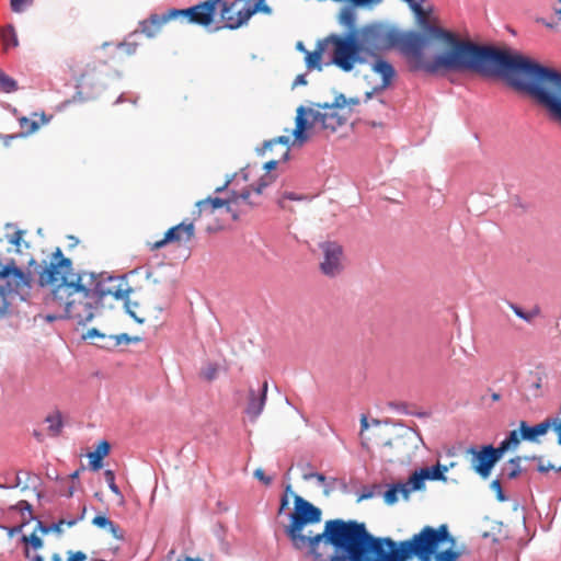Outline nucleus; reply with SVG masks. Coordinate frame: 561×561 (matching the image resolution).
<instances>
[{"label": "nucleus", "instance_id": "obj_1", "mask_svg": "<svg viewBox=\"0 0 561 561\" xmlns=\"http://www.w3.org/2000/svg\"><path fill=\"white\" fill-rule=\"evenodd\" d=\"M428 32L434 38L445 42L449 49L427 58L424 50L430 41L425 35L417 32L400 34L388 25L373 23L357 33L331 37L334 42L331 64L350 72L357 65L368 64L370 57L399 45L413 70L430 75L447 71L501 75L511 87L527 93L547 110L552 119L561 123V72L520 54L459 39L454 33L438 26H431Z\"/></svg>", "mask_w": 561, "mask_h": 561}, {"label": "nucleus", "instance_id": "obj_2", "mask_svg": "<svg viewBox=\"0 0 561 561\" xmlns=\"http://www.w3.org/2000/svg\"><path fill=\"white\" fill-rule=\"evenodd\" d=\"M322 512L302 496L294 494V510L285 533L297 550L308 548L317 561H385L386 537H375L364 523L329 519L321 533L309 526L319 524Z\"/></svg>", "mask_w": 561, "mask_h": 561}, {"label": "nucleus", "instance_id": "obj_3", "mask_svg": "<svg viewBox=\"0 0 561 561\" xmlns=\"http://www.w3.org/2000/svg\"><path fill=\"white\" fill-rule=\"evenodd\" d=\"M91 282L93 273H73L71 260L64 256L60 248L54 251L49 264L38 274L42 287L56 285L50 302L62 309L66 318L81 325L91 321L99 309Z\"/></svg>", "mask_w": 561, "mask_h": 561}, {"label": "nucleus", "instance_id": "obj_4", "mask_svg": "<svg viewBox=\"0 0 561 561\" xmlns=\"http://www.w3.org/2000/svg\"><path fill=\"white\" fill-rule=\"evenodd\" d=\"M358 104V99H346L344 94H339L331 104L318 103L313 107L299 106L293 130L294 144L304 145L308 141L312 129H320L329 135L335 133L346 124L353 107Z\"/></svg>", "mask_w": 561, "mask_h": 561}, {"label": "nucleus", "instance_id": "obj_5", "mask_svg": "<svg viewBox=\"0 0 561 561\" xmlns=\"http://www.w3.org/2000/svg\"><path fill=\"white\" fill-rule=\"evenodd\" d=\"M386 539L385 561H407L413 557H417L420 561H431L438 552L440 543L454 541L446 524L438 528L425 526L419 534L399 543L391 538Z\"/></svg>", "mask_w": 561, "mask_h": 561}, {"label": "nucleus", "instance_id": "obj_6", "mask_svg": "<svg viewBox=\"0 0 561 561\" xmlns=\"http://www.w3.org/2000/svg\"><path fill=\"white\" fill-rule=\"evenodd\" d=\"M221 0H205L186 9H169L163 13L150 14L140 22V30L147 37H156L171 21L186 22L203 27L210 26L218 15Z\"/></svg>", "mask_w": 561, "mask_h": 561}, {"label": "nucleus", "instance_id": "obj_7", "mask_svg": "<svg viewBox=\"0 0 561 561\" xmlns=\"http://www.w3.org/2000/svg\"><path fill=\"white\" fill-rule=\"evenodd\" d=\"M273 183V176L270 174H265L261 178L257 184L251 185V190L247 188L240 193L233 192L228 198L220 197H207L205 199L198 201L195 206L196 210L192 213L193 217H196V220L202 216H211L219 209H225L226 213H231V205L238 204L240 201L244 202L250 206H256L260 204V201H252L251 194L255 193L256 196H260L264 188Z\"/></svg>", "mask_w": 561, "mask_h": 561}, {"label": "nucleus", "instance_id": "obj_8", "mask_svg": "<svg viewBox=\"0 0 561 561\" xmlns=\"http://www.w3.org/2000/svg\"><path fill=\"white\" fill-rule=\"evenodd\" d=\"M420 442H422V438L412 428H404L382 445L380 457L388 462H403L417 449Z\"/></svg>", "mask_w": 561, "mask_h": 561}, {"label": "nucleus", "instance_id": "obj_9", "mask_svg": "<svg viewBox=\"0 0 561 561\" xmlns=\"http://www.w3.org/2000/svg\"><path fill=\"white\" fill-rule=\"evenodd\" d=\"M91 283V289L93 291V296H96V304L99 308L108 297L115 300H126L130 293V288L127 283L121 277L93 274V282Z\"/></svg>", "mask_w": 561, "mask_h": 561}, {"label": "nucleus", "instance_id": "obj_10", "mask_svg": "<svg viewBox=\"0 0 561 561\" xmlns=\"http://www.w3.org/2000/svg\"><path fill=\"white\" fill-rule=\"evenodd\" d=\"M196 217H192L191 220L184 219L182 222L168 229L162 239L154 242H147V247L150 251L159 250L168 244H178L190 242L195 237V225Z\"/></svg>", "mask_w": 561, "mask_h": 561}, {"label": "nucleus", "instance_id": "obj_11", "mask_svg": "<svg viewBox=\"0 0 561 561\" xmlns=\"http://www.w3.org/2000/svg\"><path fill=\"white\" fill-rule=\"evenodd\" d=\"M219 7L218 15H220V21L226 28L237 30L251 19L248 0H234L232 2L221 0Z\"/></svg>", "mask_w": 561, "mask_h": 561}, {"label": "nucleus", "instance_id": "obj_12", "mask_svg": "<svg viewBox=\"0 0 561 561\" xmlns=\"http://www.w3.org/2000/svg\"><path fill=\"white\" fill-rule=\"evenodd\" d=\"M467 454L472 456V469L483 479H486L490 476L493 466L502 458V454L499 448L493 447L492 445L483 446L480 450H477L474 447H470L467 449Z\"/></svg>", "mask_w": 561, "mask_h": 561}, {"label": "nucleus", "instance_id": "obj_13", "mask_svg": "<svg viewBox=\"0 0 561 561\" xmlns=\"http://www.w3.org/2000/svg\"><path fill=\"white\" fill-rule=\"evenodd\" d=\"M320 249L323 254V260L320 263L321 272L329 277L339 275L344 268L342 245L327 241L320 244Z\"/></svg>", "mask_w": 561, "mask_h": 561}, {"label": "nucleus", "instance_id": "obj_14", "mask_svg": "<svg viewBox=\"0 0 561 561\" xmlns=\"http://www.w3.org/2000/svg\"><path fill=\"white\" fill-rule=\"evenodd\" d=\"M550 428L557 432L558 444L561 445V419L547 417L535 426H529L526 421L519 422V431H522L520 437H524V440L528 442H538V438L546 435Z\"/></svg>", "mask_w": 561, "mask_h": 561}, {"label": "nucleus", "instance_id": "obj_15", "mask_svg": "<svg viewBox=\"0 0 561 561\" xmlns=\"http://www.w3.org/2000/svg\"><path fill=\"white\" fill-rule=\"evenodd\" d=\"M389 106L382 100L365 102L364 123L371 128L383 129V118L388 116Z\"/></svg>", "mask_w": 561, "mask_h": 561}, {"label": "nucleus", "instance_id": "obj_16", "mask_svg": "<svg viewBox=\"0 0 561 561\" xmlns=\"http://www.w3.org/2000/svg\"><path fill=\"white\" fill-rule=\"evenodd\" d=\"M267 389L268 383L266 380L262 383L261 389H249L248 402L244 409V413L250 417L252 422L256 421L265 407Z\"/></svg>", "mask_w": 561, "mask_h": 561}, {"label": "nucleus", "instance_id": "obj_17", "mask_svg": "<svg viewBox=\"0 0 561 561\" xmlns=\"http://www.w3.org/2000/svg\"><path fill=\"white\" fill-rule=\"evenodd\" d=\"M333 36H340L339 34H330L325 38L318 41L314 50L306 51L305 61L309 70L317 69L322 70V56L329 45L332 46V53L334 51V42L331 39Z\"/></svg>", "mask_w": 561, "mask_h": 561}, {"label": "nucleus", "instance_id": "obj_18", "mask_svg": "<svg viewBox=\"0 0 561 561\" xmlns=\"http://www.w3.org/2000/svg\"><path fill=\"white\" fill-rule=\"evenodd\" d=\"M370 58L373 59V62H371L373 71L378 73L382 79L381 88L382 89L388 88L391 84L392 79L394 78V75H396L394 68L392 67V65L390 62H388L387 60L381 58L380 55L377 57H370Z\"/></svg>", "mask_w": 561, "mask_h": 561}, {"label": "nucleus", "instance_id": "obj_19", "mask_svg": "<svg viewBox=\"0 0 561 561\" xmlns=\"http://www.w3.org/2000/svg\"><path fill=\"white\" fill-rule=\"evenodd\" d=\"M426 472L423 471V469L419 470V471H414L412 473V476L409 478V480L404 483H402V488L403 489V497L404 499H408L410 493L413 492V491H420L422 489H424L425 484V480H426Z\"/></svg>", "mask_w": 561, "mask_h": 561}, {"label": "nucleus", "instance_id": "obj_20", "mask_svg": "<svg viewBox=\"0 0 561 561\" xmlns=\"http://www.w3.org/2000/svg\"><path fill=\"white\" fill-rule=\"evenodd\" d=\"M46 123V119H45V115L42 114L39 116V121L35 119V118H28V117H20L19 118V124H20V127H21V134L20 135H12V136H8L9 139H13L18 136H28V135H32L34 134L42 124H45Z\"/></svg>", "mask_w": 561, "mask_h": 561}, {"label": "nucleus", "instance_id": "obj_21", "mask_svg": "<svg viewBox=\"0 0 561 561\" xmlns=\"http://www.w3.org/2000/svg\"><path fill=\"white\" fill-rule=\"evenodd\" d=\"M111 449L110 444L106 440H102L95 448L94 451L89 454L90 467L92 470H100L102 467V459L108 455Z\"/></svg>", "mask_w": 561, "mask_h": 561}, {"label": "nucleus", "instance_id": "obj_22", "mask_svg": "<svg viewBox=\"0 0 561 561\" xmlns=\"http://www.w3.org/2000/svg\"><path fill=\"white\" fill-rule=\"evenodd\" d=\"M92 524L98 527L107 530L113 535L116 539H122L123 535L121 533V528L118 525H116L114 522H112L108 517L105 515H96L92 519Z\"/></svg>", "mask_w": 561, "mask_h": 561}, {"label": "nucleus", "instance_id": "obj_23", "mask_svg": "<svg viewBox=\"0 0 561 561\" xmlns=\"http://www.w3.org/2000/svg\"><path fill=\"white\" fill-rule=\"evenodd\" d=\"M520 436L522 431H519V428L514 430L508 434V436L503 442L500 443L497 448L501 451L502 456L504 455L505 451L517 448L519 443L524 440V437Z\"/></svg>", "mask_w": 561, "mask_h": 561}, {"label": "nucleus", "instance_id": "obj_24", "mask_svg": "<svg viewBox=\"0 0 561 561\" xmlns=\"http://www.w3.org/2000/svg\"><path fill=\"white\" fill-rule=\"evenodd\" d=\"M455 463L451 462L449 466L437 463L436 466H433L431 468H423V471L426 473V480H437V481H444L446 482L445 473L448 471V468L454 467Z\"/></svg>", "mask_w": 561, "mask_h": 561}, {"label": "nucleus", "instance_id": "obj_25", "mask_svg": "<svg viewBox=\"0 0 561 561\" xmlns=\"http://www.w3.org/2000/svg\"><path fill=\"white\" fill-rule=\"evenodd\" d=\"M140 339L138 336L131 337L126 333L116 334V335H108L107 342L102 343V347H115L121 344H129L131 342H139Z\"/></svg>", "mask_w": 561, "mask_h": 561}, {"label": "nucleus", "instance_id": "obj_26", "mask_svg": "<svg viewBox=\"0 0 561 561\" xmlns=\"http://www.w3.org/2000/svg\"><path fill=\"white\" fill-rule=\"evenodd\" d=\"M25 233V230L19 229L12 234L7 236L9 243L15 248V252L18 253L22 252V245H24L26 249L30 248V244L26 241H24Z\"/></svg>", "mask_w": 561, "mask_h": 561}, {"label": "nucleus", "instance_id": "obj_27", "mask_svg": "<svg viewBox=\"0 0 561 561\" xmlns=\"http://www.w3.org/2000/svg\"><path fill=\"white\" fill-rule=\"evenodd\" d=\"M339 22L348 28H354L356 22V14L354 9L348 7L343 8L339 14Z\"/></svg>", "mask_w": 561, "mask_h": 561}, {"label": "nucleus", "instance_id": "obj_28", "mask_svg": "<svg viewBox=\"0 0 561 561\" xmlns=\"http://www.w3.org/2000/svg\"><path fill=\"white\" fill-rule=\"evenodd\" d=\"M46 422L49 424L48 432L54 436L59 435L62 428V419L60 413L57 412L55 414L48 415L46 417Z\"/></svg>", "mask_w": 561, "mask_h": 561}, {"label": "nucleus", "instance_id": "obj_29", "mask_svg": "<svg viewBox=\"0 0 561 561\" xmlns=\"http://www.w3.org/2000/svg\"><path fill=\"white\" fill-rule=\"evenodd\" d=\"M402 483L392 484L383 494V500L387 504L392 505L398 501V494L403 496Z\"/></svg>", "mask_w": 561, "mask_h": 561}, {"label": "nucleus", "instance_id": "obj_30", "mask_svg": "<svg viewBox=\"0 0 561 561\" xmlns=\"http://www.w3.org/2000/svg\"><path fill=\"white\" fill-rule=\"evenodd\" d=\"M0 36L7 47L10 45L13 47L18 46L16 33L12 25H8L5 28H3Z\"/></svg>", "mask_w": 561, "mask_h": 561}, {"label": "nucleus", "instance_id": "obj_31", "mask_svg": "<svg viewBox=\"0 0 561 561\" xmlns=\"http://www.w3.org/2000/svg\"><path fill=\"white\" fill-rule=\"evenodd\" d=\"M0 89L5 92H14L18 89L16 81L0 69Z\"/></svg>", "mask_w": 561, "mask_h": 561}, {"label": "nucleus", "instance_id": "obj_32", "mask_svg": "<svg viewBox=\"0 0 561 561\" xmlns=\"http://www.w3.org/2000/svg\"><path fill=\"white\" fill-rule=\"evenodd\" d=\"M460 556L459 551L448 548L444 551H438L433 558L435 561H457Z\"/></svg>", "mask_w": 561, "mask_h": 561}, {"label": "nucleus", "instance_id": "obj_33", "mask_svg": "<svg viewBox=\"0 0 561 561\" xmlns=\"http://www.w3.org/2000/svg\"><path fill=\"white\" fill-rule=\"evenodd\" d=\"M84 513H85V506H83L82 514L79 517V519H82L84 517ZM77 522H78V518L70 519V520L60 519L57 523H53L51 525H49V528H51V531H54L56 534H61L64 530L62 527L65 525L68 527H71V526L76 525Z\"/></svg>", "mask_w": 561, "mask_h": 561}, {"label": "nucleus", "instance_id": "obj_34", "mask_svg": "<svg viewBox=\"0 0 561 561\" xmlns=\"http://www.w3.org/2000/svg\"><path fill=\"white\" fill-rule=\"evenodd\" d=\"M522 457L517 456L510 460V468L506 470L505 474L508 479H515L519 476Z\"/></svg>", "mask_w": 561, "mask_h": 561}, {"label": "nucleus", "instance_id": "obj_35", "mask_svg": "<svg viewBox=\"0 0 561 561\" xmlns=\"http://www.w3.org/2000/svg\"><path fill=\"white\" fill-rule=\"evenodd\" d=\"M282 145L285 148L284 156L287 157L289 151V137L288 136H280L277 139L270 140L265 142L264 147L267 149H273L274 146Z\"/></svg>", "mask_w": 561, "mask_h": 561}, {"label": "nucleus", "instance_id": "obj_36", "mask_svg": "<svg viewBox=\"0 0 561 561\" xmlns=\"http://www.w3.org/2000/svg\"><path fill=\"white\" fill-rule=\"evenodd\" d=\"M511 307H512V309H513L514 313H515L518 318H520V319H523V320H525V321H527V322H531V321H533V319H534L535 317H537V316H538V313H539V311H538L537 309H536V310H533V311H529V312H525V311H524L522 308H519L518 306L512 305Z\"/></svg>", "mask_w": 561, "mask_h": 561}, {"label": "nucleus", "instance_id": "obj_37", "mask_svg": "<svg viewBox=\"0 0 561 561\" xmlns=\"http://www.w3.org/2000/svg\"><path fill=\"white\" fill-rule=\"evenodd\" d=\"M218 375V366L216 364H208L201 371V377L207 381L214 380Z\"/></svg>", "mask_w": 561, "mask_h": 561}, {"label": "nucleus", "instance_id": "obj_38", "mask_svg": "<svg viewBox=\"0 0 561 561\" xmlns=\"http://www.w3.org/2000/svg\"><path fill=\"white\" fill-rule=\"evenodd\" d=\"M22 541L25 543H30L34 549H39L43 547V540L41 537L34 531L30 536H23Z\"/></svg>", "mask_w": 561, "mask_h": 561}, {"label": "nucleus", "instance_id": "obj_39", "mask_svg": "<svg viewBox=\"0 0 561 561\" xmlns=\"http://www.w3.org/2000/svg\"><path fill=\"white\" fill-rule=\"evenodd\" d=\"M68 561H84L87 560V554L82 551L71 552L69 551ZM51 561H61L58 553H54L51 557Z\"/></svg>", "mask_w": 561, "mask_h": 561}, {"label": "nucleus", "instance_id": "obj_40", "mask_svg": "<svg viewBox=\"0 0 561 561\" xmlns=\"http://www.w3.org/2000/svg\"><path fill=\"white\" fill-rule=\"evenodd\" d=\"M104 476H105V480L108 484L110 490L115 494H119V489H118L117 484L115 483L114 472L112 470H106L104 472Z\"/></svg>", "mask_w": 561, "mask_h": 561}, {"label": "nucleus", "instance_id": "obj_41", "mask_svg": "<svg viewBox=\"0 0 561 561\" xmlns=\"http://www.w3.org/2000/svg\"><path fill=\"white\" fill-rule=\"evenodd\" d=\"M491 489L495 492L496 494V499L499 502H504L506 501V496L502 490V485H501V482L500 480L495 479L491 482Z\"/></svg>", "mask_w": 561, "mask_h": 561}, {"label": "nucleus", "instance_id": "obj_42", "mask_svg": "<svg viewBox=\"0 0 561 561\" xmlns=\"http://www.w3.org/2000/svg\"><path fill=\"white\" fill-rule=\"evenodd\" d=\"M33 0H10L12 11L22 12L25 5L32 4Z\"/></svg>", "mask_w": 561, "mask_h": 561}, {"label": "nucleus", "instance_id": "obj_43", "mask_svg": "<svg viewBox=\"0 0 561 561\" xmlns=\"http://www.w3.org/2000/svg\"><path fill=\"white\" fill-rule=\"evenodd\" d=\"M304 197L302 196H299L295 193H284L282 195V197L278 199V205L282 207V208H285L286 205H285V199H290V201H301Z\"/></svg>", "mask_w": 561, "mask_h": 561}, {"label": "nucleus", "instance_id": "obj_44", "mask_svg": "<svg viewBox=\"0 0 561 561\" xmlns=\"http://www.w3.org/2000/svg\"><path fill=\"white\" fill-rule=\"evenodd\" d=\"M85 337H88V339L99 337L103 341V343H105V342H107L108 335H105V334L101 333L98 329L93 328L87 332Z\"/></svg>", "mask_w": 561, "mask_h": 561}, {"label": "nucleus", "instance_id": "obj_45", "mask_svg": "<svg viewBox=\"0 0 561 561\" xmlns=\"http://www.w3.org/2000/svg\"><path fill=\"white\" fill-rule=\"evenodd\" d=\"M8 306L4 289L0 288V317L7 312Z\"/></svg>", "mask_w": 561, "mask_h": 561}, {"label": "nucleus", "instance_id": "obj_46", "mask_svg": "<svg viewBox=\"0 0 561 561\" xmlns=\"http://www.w3.org/2000/svg\"><path fill=\"white\" fill-rule=\"evenodd\" d=\"M291 490V486L290 485H287L286 486V492H289ZM289 504V499H288V495L287 493H285L282 499H280V506H279V510H278V514H282L285 508L288 506Z\"/></svg>", "mask_w": 561, "mask_h": 561}, {"label": "nucleus", "instance_id": "obj_47", "mask_svg": "<svg viewBox=\"0 0 561 561\" xmlns=\"http://www.w3.org/2000/svg\"><path fill=\"white\" fill-rule=\"evenodd\" d=\"M254 477L256 479H259L260 481H262L264 484L271 483V478L266 477L264 471L261 468H259L254 471Z\"/></svg>", "mask_w": 561, "mask_h": 561}, {"label": "nucleus", "instance_id": "obj_48", "mask_svg": "<svg viewBox=\"0 0 561 561\" xmlns=\"http://www.w3.org/2000/svg\"><path fill=\"white\" fill-rule=\"evenodd\" d=\"M14 508L19 510L21 512L27 511L30 514L32 513L31 504L27 501H24V500L18 502L16 505L14 506Z\"/></svg>", "mask_w": 561, "mask_h": 561}, {"label": "nucleus", "instance_id": "obj_49", "mask_svg": "<svg viewBox=\"0 0 561 561\" xmlns=\"http://www.w3.org/2000/svg\"><path fill=\"white\" fill-rule=\"evenodd\" d=\"M306 480H309V479H317L318 482L320 483H323L325 481V477L322 474V473H310V474H305L304 477Z\"/></svg>", "mask_w": 561, "mask_h": 561}, {"label": "nucleus", "instance_id": "obj_50", "mask_svg": "<svg viewBox=\"0 0 561 561\" xmlns=\"http://www.w3.org/2000/svg\"><path fill=\"white\" fill-rule=\"evenodd\" d=\"M557 469H558V468H556V467H554L553 465H551V463L543 465V463H541V462H540V463L538 465V471H539V472H542V473L548 472L549 470H556V471H557Z\"/></svg>", "mask_w": 561, "mask_h": 561}, {"label": "nucleus", "instance_id": "obj_51", "mask_svg": "<svg viewBox=\"0 0 561 561\" xmlns=\"http://www.w3.org/2000/svg\"><path fill=\"white\" fill-rule=\"evenodd\" d=\"M126 307H127V311L128 313L138 322V323H144L146 321V319L144 317H139L135 311H133L131 309H129L128 305L126 304Z\"/></svg>", "mask_w": 561, "mask_h": 561}, {"label": "nucleus", "instance_id": "obj_52", "mask_svg": "<svg viewBox=\"0 0 561 561\" xmlns=\"http://www.w3.org/2000/svg\"><path fill=\"white\" fill-rule=\"evenodd\" d=\"M37 529H39V531L43 534V535H47L49 533H51V528H49V525H44L42 522H37Z\"/></svg>", "mask_w": 561, "mask_h": 561}, {"label": "nucleus", "instance_id": "obj_53", "mask_svg": "<svg viewBox=\"0 0 561 561\" xmlns=\"http://www.w3.org/2000/svg\"><path fill=\"white\" fill-rule=\"evenodd\" d=\"M305 84H307L305 75H299L296 77L293 85L297 87V85H305Z\"/></svg>", "mask_w": 561, "mask_h": 561}, {"label": "nucleus", "instance_id": "obj_54", "mask_svg": "<svg viewBox=\"0 0 561 561\" xmlns=\"http://www.w3.org/2000/svg\"><path fill=\"white\" fill-rule=\"evenodd\" d=\"M368 428V419L366 415H362L360 417V435L363 434L364 431H366Z\"/></svg>", "mask_w": 561, "mask_h": 561}, {"label": "nucleus", "instance_id": "obj_55", "mask_svg": "<svg viewBox=\"0 0 561 561\" xmlns=\"http://www.w3.org/2000/svg\"><path fill=\"white\" fill-rule=\"evenodd\" d=\"M374 495H375L374 491L363 492L360 494L358 501L371 499Z\"/></svg>", "mask_w": 561, "mask_h": 561}, {"label": "nucleus", "instance_id": "obj_56", "mask_svg": "<svg viewBox=\"0 0 561 561\" xmlns=\"http://www.w3.org/2000/svg\"><path fill=\"white\" fill-rule=\"evenodd\" d=\"M276 165H277V161L272 160V161H268V162L265 163V169L267 171H271V170L275 169Z\"/></svg>", "mask_w": 561, "mask_h": 561}, {"label": "nucleus", "instance_id": "obj_57", "mask_svg": "<svg viewBox=\"0 0 561 561\" xmlns=\"http://www.w3.org/2000/svg\"><path fill=\"white\" fill-rule=\"evenodd\" d=\"M296 49H297V50H299V51H302V53H305V54H306V51H308V50L305 48V45H304V43H302V42H298V43L296 44Z\"/></svg>", "mask_w": 561, "mask_h": 561}, {"label": "nucleus", "instance_id": "obj_58", "mask_svg": "<svg viewBox=\"0 0 561 561\" xmlns=\"http://www.w3.org/2000/svg\"><path fill=\"white\" fill-rule=\"evenodd\" d=\"M227 185H228V182H227V183H225L222 186L217 187V188L215 190V192H216V193H220V192H222V191L226 188V186H227Z\"/></svg>", "mask_w": 561, "mask_h": 561}, {"label": "nucleus", "instance_id": "obj_59", "mask_svg": "<svg viewBox=\"0 0 561 561\" xmlns=\"http://www.w3.org/2000/svg\"><path fill=\"white\" fill-rule=\"evenodd\" d=\"M492 399H493V401L500 400V394L499 393H493L492 394Z\"/></svg>", "mask_w": 561, "mask_h": 561}, {"label": "nucleus", "instance_id": "obj_60", "mask_svg": "<svg viewBox=\"0 0 561 561\" xmlns=\"http://www.w3.org/2000/svg\"><path fill=\"white\" fill-rule=\"evenodd\" d=\"M33 561H43V558L41 556H36Z\"/></svg>", "mask_w": 561, "mask_h": 561}, {"label": "nucleus", "instance_id": "obj_61", "mask_svg": "<svg viewBox=\"0 0 561 561\" xmlns=\"http://www.w3.org/2000/svg\"><path fill=\"white\" fill-rule=\"evenodd\" d=\"M72 478H78L79 477V471H75L72 474H71Z\"/></svg>", "mask_w": 561, "mask_h": 561}, {"label": "nucleus", "instance_id": "obj_62", "mask_svg": "<svg viewBox=\"0 0 561 561\" xmlns=\"http://www.w3.org/2000/svg\"><path fill=\"white\" fill-rule=\"evenodd\" d=\"M35 263V260L33 257H31V260L28 261V264H34Z\"/></svg>", "mask_w": 561, "mask_h": 561}, {"label": "nucleus", "instance_id": "obj_63", "mask_svg": "<svg viewBox=\"0 0 561 561\" xmlns=\"http://www.w3.org/2000/svg\"><path fill=\"white\" fill-rule=\"evenodd\" d=\"M21 527H22V526H19V527H16V528H14V530L20 531V530H21Z\"/></svg>", "mask_w": 561, "mask_h": 561}, {"label": "nucleus", "instance_id": "obj_64", "mask_svg": "<svg viewBox=\"0 0 561 561\" xmlns=\"http://www.w3.org/2000/svg\"><path fill=\"white\" fill-rule=\"evenodd\" d=\"M557 471H558V472H559V471H561V466H560V467H558Z\"/></svg>", "mask_w": 561, "mask_h": 561}]
</instances>
